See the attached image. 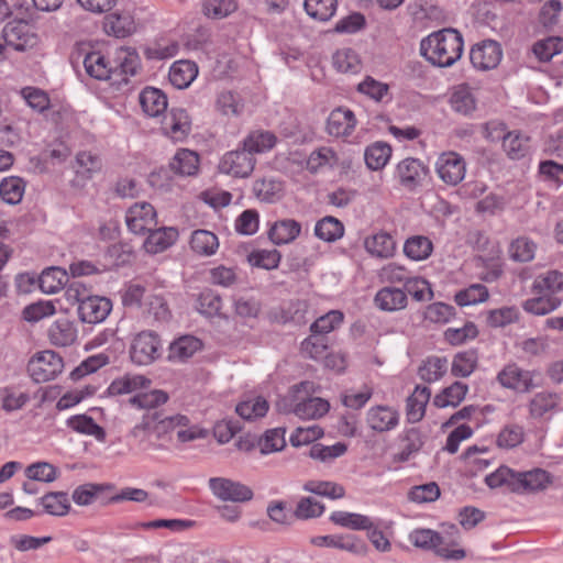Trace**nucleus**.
Wrapping results in <instances>:
<instances>
[{"mask_svg":"<svg viewBox=\"0 0 563 563\" xmlns=\"http://www.w3.org/2000/svg\"><path fill=\"white\" fill-rule=\"evenodd\" d=\"M478 354L474 349L455 354L451 373L455 377H468L477 367Z\"/></svg>","mask_w":563,"mask_h":563,"instance_id":"ea45409f","label":"nucleus"},{"mask_svg":"<svg viewBox=\"0 0 563 563\" xmlns=\"http://www.w3.org/2000/svg\"><path fill=\"white\" fill-rule=\"evenodd\" d=\"M294 398L297 401L291 411L300 419H319L330 409V404L320 397L301 398L300 394L313 393V383L301 382L292 387Z\"/></svg>","mask_w":563,"mask_h":563,"instance_id":"7ed1b4c3","label":"nucleus"},{"mask_svg":"<svg viewBox=\"0 0 563 563\" xmlns=\"http://www.w3.org/2000/svg\"><path fill=\"white\" fill-rule=\"evenodd\" d=\"M201 349V341L191 335H185L169 345L168 358L185 362Z\"/></svg>","mask_w":563,"mask_h":563,"instance_id":"2f4dec72","label":"nucleus"},{"mask_svg":"<svg viewBox=\"0 0 563 563\" xmlns=\"http://www.w3.org/2000/svg\"><path fill=\"white\" fill-rule=\"evenodd\" d=\"M168 400V395L159 389H154L148 393H140L130 399V402L140 408L145 409L146 412L158 411L156 408L164 405Z\"/></svg>","mask_w":563,"mask_h":563,"instance_id":"5fc2aeb1","label":"nucleus"},{"mask_svg":"<svg viewBox=\"0 0 563 563\" xmlns=\"http://www.w3.org/2000/svg\"><path fill=\"white\" fill-rule=\"evenodd\" d=\"M178 239V231L173 227L153 228L144 241V249L150 254L162 253L170 247Z\"/></svg>","mask_w":563,"mask_h":563,"instance_id":"412c9836","label":"nucleus"},{"mask_svg":"<svg viewBox=\"0 0 563 563\" xmlns=\"http://www.w3.org/2000/svg\"><path fill=\"white\" fill-rule=\"evenodd\" d=\"M328 346L329 339L325 335L311 332V334L302 341L301 351L310 358L319 360L325 355Z\"/></svg>","mask_w":563,"mask_h":563,"instance_id":"774afa93","label":"nucleus"},{"mask_svg":"<svg viewBox=\"0 0 563 563\" xmlns=\"http://www.w3.org/2000/svg\"><path fill=\"white\" fill-rule=\"evenodd\" d=\"M104 29L115 37H125L134 31V23L129 15L111 13L106 19Z\"/></svg>","mask_w":563,"mask_h":563,"instance_id":"bf43d9fd","label":"nucleus"},{"mask_svg":"<svg viewBox=\"0 0 563 563\" xmlns=\"http://www.w3.org/2000/svg\"><path fill=\"white\" fill-rule=\"evenodd\" d=\"M343 223L334 217L327 216L319 220L314 227V234L322 241L334 242L343 236Z\"/></svg>","mask_w":563,"mask_h":563,"instance_id":"a18cd8bd","label":"nucleus"},{"mask_svg":"<svg viewBox=\"0 0 563 563\" xmlns=\"http://www.w3.org/2000/svg\"><path fill=\"white\" fill-rule=\"evenodd\" d=\"M409 540L417 548L433 550L443 559L461 560L465 556L464 550H449L443 538L431 529H416L410 533Z\"/></svg>","mask_w":563,"mask_h":563,"instance_id":"0eeeda50","label":"nucleus"},{"mask_svg":"<svg viewBox=\"0 0 563 563\" xmlns=\"http://www.w3.org/2000/svg\"><path fill=\"white\" fill-rule=\"evenodd\" d=\"M391 156V147L385 142H375L368 145L364 152V159L372 170L382 169Z\"/></svg>","mask_w":563,"mask_h":563,"instance_id":"58836bf2","label":"nucleus"},{"mask_svg":"<svg viewBox=\"0 0 563 563\" xmlns=\"http://www.w3.org/2000/svg\"><path fill=\"white\" fill-rule=\"evenodd\" d=\"M40 504L46 514L63 517L70 510V501L67 493L51 492L40 498Z\"/></svg>","mask_w":563,"mask_h":563,"instance_id":"f704fd0d","label":"nucleus"},{"mask_svg":"<svg viewBox=\"0 0 563 563\" xmlns=\"http://www.w3.org/2000/svg\"><path fill=\"white\" fill-rule=\"evenodd\" d=\"M162 343L153 331H142L132 341L130 355L133 363L148 365L159 357Z\"/></svg>","mask_w":563,"mask_h":563,"instance_id":"423d86ee","label":"nucleus"},{"mask_svg":"<svg viewBox=\"0 0 563 563\" xmlns=\"http://www.w3.org/2000/svg\"><path fill=\"white\" fill-rule=\"evenodd\" d=\"M3 41L7 46L15 51L24 52L37 44V36L31 32V27L23 21L8 23L2 30Z\"/></svg>","mask_w":563,"mask_h":563,"instance_id":"f8f14e48","label":"nucleus"},{"mask_svg":"<svg viewBox=\"0 0 563 563\" xmlns=\"http://www.w3.org/2000/svg\"><path fill=\"white\" fill-rule=\"evenodd\" d=\"M375 306L383 311L394 312L407 307L406 291L396 287H384L374 297Z\"/></svg>","mask_w":563,"mask_h":563,"instance_id":"4be33fe9","label":"nucleus"},{"mask_svg":"<svg viewBox=\"0 0 563 563\" xmlns=\"http://www.w3.org/2000/svg\"><path fill=\"white\" fill-rule=\"evenodd\" d=\"M431 390L427 386H416L406 401V418L409 423H417L424 417Z\"/></svg>","mask_w":563,"mask_h":563,"instance_id":"5701e85b","label":"nucleus"},{"mask_svg":"<svg viewBox=\"0 0 563 563\" xmlns=\"http://www.w3.org/2000/svg\"><path fill=\"white\" fill-rule=\"evenodd\" d=\"M68 282V275L65 269L59 267H49L42 272L38 278V285L45 294H56Z\"/></svg>","mask_w":563,"mask_h":563,"instance_id":"c9c22d12","label":"nucleus"},{"mask_svg":"<svg viewBox=\"0 0 563 563\" xmlns=\"http://www.w3.org/2000/svg\"><path fill=\"white\" fill-rule=\"evenodd\" d=\"M301 232V225L294 219L276 221L269 229L268 236L276 245L288 244L296 240Z\"/></svg>","mask_w":563,"mask_h":563,"instance_id":"cd10ccee","label":"nucleus"},{"mask_svg":"<svg viewBox=\"0 0 563 563\" xmlns=\"http://www.w3.org/2000/svg\"><path fill=\"white\" fill-rule=\"evenodd\" d=\"M516 494H532L547 489L552 484L551 475L542 468H533L527 472H517Z\"/></svg>","mask_w":563,"mask_h":563,"instance_id":"f3484780","label":"nucleus"},{"mask_svg":"<svg viewBox=\"0 0 563 563\" xmlns=\"http://www.w3.org/2000/svg\"><path fill=\"white\" fill-rule=\"evenodd\" d=\"M67 426L78 433L92 435L98 441L106 440V432L103 428L97 424L95 420L87 415H77L70 417L67 420Z\"/></svg>","mask_w":563,"mask_h":563,"instance_id":"09e8293b","label":"nucleus"},{"mask_svg":"<svg viewBox=\"0 0 563 563\" xmlns=\"http://www.w3.org/2000/svg\"><path fill=\"white\" fill-rule=\"evenodd\" d=\"M156 211L148 202H136L129 208L125 222L135 234H144L157 225Z\"/></svg>","mask_w":563,"mask_h":563,"instance_id":"9b49d317","label":"nucleus"},{"mask_svg":"<svg viewBox=\"0 0 563 563\" xmlns=\"http://www.w3.org/2000/svg\"><path fill=\"white\" fill-rule=\"evenodd\" d=\"M112 310V302L109 298L93 295L86 298L78 306V317L84 323L97 324L107 319Z\"/></svg>","mask_w":563,"mask_h":563,"instance_id":"dca6fc26","label":"nucleus"},{"mask_svg":"<svg viewBox=\"0 0 563 563\" xmlns=\"http://www.w3.org/2000/svg\"><path fill=\"white\" fill-rule=\"evenodd\" d=\"M303 489L331 499H340L345 495V489L342 485L328 481H308L303 485Z\"/></svg>","mask_w":563,"mask_h":563,"instance_id":"4d7b16f0","label":"nucleus"},{"mask_svg":"<svg viewBox=\"0 0 563 563\" xmlns=\"http://www.w3.org/2000/svg\"><path fill=\"white\" fill-rule=\"evenodd\" d=\"M49 342L56 346H69L77 339V328L67 318L55 320L47 330Z\"/></svg>","mask_w":563,"mask_h":563,"instance_id":"b1692460","label":"nucleus"},{"mask_svg":"<svg viewBox=\"0 0 563 563\" xmlns=\"http://www.w3.org/2000/svg\"><path fill=\"white\" fill-rule=\"evenodd\" d=\"M560 305L559 298L540 294L539 297L527 299L522 307L529 313L543 316L555 310Z\"/></svg>","mask_w":563,"mask_h":563,"instance_id":"6e6d98bb","label":"nucleus"},{"mask_svg":"<svg viewBox=\"0 0 563 563\" xmlns=\"http://www.w3.org/2000/svg\"><path fill=\"white\" fill-rule=\"evenodd\" d=\"M464 41L455 29H443L431 33L420 42L421 55L433 66L451 67L463 54Z\"/></svg>","mask_w":563,"mask_h":563,"instance_id":"f257e3e1","label":"nucleus"},{"mask_svg":"<svg viewBox=\"0 0 563 563\" xmlns=\"http://www.w3.org/2000/svg\"><path fill=\"white\" fill-rule=\"evenodd\" d=\"M435 172L443 183L450 186H456L465 177L466 163L460 154L445 152L438 157Z\"/></svg>","mask_w":563,"mask_h":563,"instance_id":"1a4fd4ad","label":"nucleus"},{"mask_svg":"<svg viewBox=\"0 0 563 563\" xmlns=\"http://www.w3.org/2000/svg\"><path fill=\"white\" fill-rule=\"evenodd\" d=\"M562 49V40L558 36H549L539 40L531 47L532 54L541 63L550 62L555 55L560 54Z\"/></svg>","mask_w":563,"mask_h":563,"instance_id":"8fccbe9b","label":"nucleus"},{"mask_svg":"<svg viewBox=\"0 0 563 563\" xmlns=\"http://www.w3.org/2000/svg\"><path fill=\"white\" fill-rule=\"evenodd\" d=\"M282 191V183L272 177L256 179L253 184V192L261 201L274 202L280 198Z\"/></svg>","mask_w":563,"mask_h":563,"instance_id":"3c124183","label":"nucleus"},{"mask_svg":"<svg viewBox=\"0 0 563 563\" xmlns=\"http://www.w3.org/2000/svg\"><path fill=\"white\" fill-rule=\"evenodd\" d=\"M450 104L453 111L462 115H470L476 109V99L466 85L455 87L450 97Z\"/></svg>","mask_w":563,"mask_h":563,"instance_id":"7c9ffc66","label":"nucleus"},{"mask_svg":"<svg viewBox=\"0 0 563 563\" xmlns=\"http://www.w3.org/2000/svg\"><path fill=\"white\" fill-rule=\"evenodd\" d=\"M24 181L20 177H8L0 183V196L9 205H16L24 194Z\"/></svg>","mask_w":563,"mask_h":563,"instance_id":"13d9d810","label":"nucleus"},{"mask_svg":"<svg viewBox=\"0 0 563 563\" xmlns=\"http://www.w3.org/2000/svg\"><path fill=\"white\" fill-rule=\"evenodd\" d=\"M151 380L143 375L125 374L122 377L114 379L108 387V393L111 396H119L133 393L141 388L150 386Z\"/></svg>","mask_w":563,"mask_h":563,"instance_id":"c756f323","label":"nucleus"},{"mask_svg":"<svg viewBox=\"0 0 563 563\" xmlns=\"http://www.w3.org/2000/svg\"><path fill=\"white\" fill-rule=\"evenodd\" d=\"M533 291L538 294H556L563 290V273L559 271H548L538 275L532 285Z\"/></svg>","mask_w":563,"mask_h":563,"instance_id":"79ce46f5","label":"nucleus"},{"mask_svg":"<svg viewBox=\"0 0 563 563\" xmlns=\"http://www.w3.org/2000/svg\"><path fill=\"white\" fill-rule=\"evenodd\" d=\"M198 311L206 317L221 316L222 298L211 289L202 291L198 297Z\"/></svg>","mask_w":563,"mask_h":563,"instance_id":"0e129e2a","label":"nucleus"},{"mask_svg":"<svg viewBox=\"0 0 563 563\" xmlns=\"http://www.w3.org/2000/svg\"><path fill=\"white\" fill-rule=\"evenodd\" d=\"M561 398L556 393L541 391L536 394L529 402V412L533 418H541L547 412L554 410Z\"/></svg>","mask_w":563,"mask_h":563,"instance_id":"c03bdc74","label":"nucleus"},{"mask_svg":"<svg viewBox=\"0 0 563 563\" xmlns=\"http://www.w3.org/2000/svg\"><path fill=\"white\" fill-rule=\"evenodd\" d=\"M64 369L63 358L54 351L36 353L27 364V372L36 383L56 378Z\"/></svg>","mask_w":563,"mask_h":563,"instance_id":"20e7f679","label":"nucleus"},{"mask_svg":"<svg viewBox=\"0 0 563 563\" xmlns=\"http://www.w3.org/2000/svg\"><path fill=\"white\" fill-rule=\"evenodd\" d=\"M235 411L241 418L245 420L262 418L268 411V402L263 397H256L240 402L236 406Z\"/></svg>","mask_w":563,"mask_h":563,"instance_id":"052dcab7","label":"nucleus"},{"mask_svg":"<svg viewBox=\"0 0 563 563\" xmlns=\"http://www.w3.org/2000/svg\"><path fill=\"white\" fill-rule=\"evenodd\" d=\"M330 520L334 525L351 530H371L373 528V521L371 518L361 514L334 511L332 512Z\"/></svg>","mask_w":563,"mask_h":563,"instance_id":"a19ab883","label":"nucleus"},{"mask_svg":"<svg viewBox=\"0 0 563 563\" xmlns=\"http://www.w3.org/2000/svg\"><path fill=\"white\" fill-rule=\"evenodd\" d=\"M254 166V157L244 147L227 153L219 164L222 173L241 178L250 176Z\"/></svg>","mask_w":563,"mask_h":563,"instance_id":"2eb2a0df","label":"nucleus"},{"mask_svg":"<svg viewBox=\"0 0 563 563\" xmlns=\"http://www.w3.org/2000/svg\"><path fill=\"white\" fill-rule=\"evenodd\" d=\"M433 251L432 241L424 235H412L404 244V253L413 261L427 260Z\"/></svg>","mask_w":563,"mask_h":563,"instance_id":"72a5a7b5","label":"nucleus"},{"mask_svg":"<svg viewBox=\"0 0 563 563\" xmlns=\"http://www.w3.org/2000/svg\"><path fill=\"white\" fill-rule=\"evenodd\" d=\"M503 56V49L498 42L485 40L475 44L470 53L473 66L481 70H488L497 67Z\"/></svg>","mask_w":563,"mask_h":563,"instance_id":"4468645a","label":"nucleus"},{"mask_svg":"<svg viewBox=\"0 0 563 563\" xmlns=\"http://www.w3.org/2000/svg\"><path fill=\"white\" fill-rule=\"evenodd\" d=\"M448 369V360L440 356H429L418 368L419 377L427 383H434L443 377Z\"/></svg>","mask_w":563,"mask_h":563,"instance_id":"37998d69","label":"nucleus"},{"mask_svg":"<svg viewBox=\"0 0 563 563\" xmlns=\"http://www.w3.org/2000/svg\"><path fill=\"white\" fill-rule=\"evenodd\" d=\"M285 446L286 440L284 428L269 429L257 439V448L263 455L279 452Z\"/></svg>","mask_w":563,"mask_h":563,"instance_id":"603ef678","label":"nucleus"},{"mask_svg":"<svg viewBox=\"0 0 563 563\" xmlns=\"http://www.w3.org/2000/svg\"><path fill=\"white\" fill-rule=\"evenodd\" d=\"M189 419L183 415L163 417L161 411H150L143 415L142 421L133 427L131 435L141 437L142 433L153 431L157 438L173 431L179 427H187Z\"/></svg>","mask_w":563,"mask_h":563,"instance_id":"f03ea898","label":"nucleus"},{"mask_svg":"<svg viewBox=\"0 0 563 563\" xmlns=\"http://www.w3.org/2000/svg\"><path fill=\"white\" fill-rule=\"evenodd\" d=\"M364 246L372 256L378 258H389L396 252V242L393 235L385 231L367 236Z\"/></svg>","mask_w":563,"mask_h":563,"instance_id":"393cba45","label":"nucleus"},{"mask_svg":"<svg viewBox=\"0 0 563 563\" xmlns=\"http://www.w3.org/2000/svg\"><path fill=\"white\" fill-rule=\"evenodd\" d=\"M169 167L180 176L195 175L199 167V156L196 152L187 148L178 150L172 158Z\"/></svg>","mask_w":563,"mask_h":563,"instance_id":"c85d7f7f","label":"nucleus"},{"mask_svg":"<svg viewBox=\"0 0 563 563\" xmlns=\"http://www.w3.org/2000/svg\"><path fill=\"white\" fill-rule=\"evenodd\" d=\"M191 250L202 256L216 254L219 247V241L214 233L207 230H196L190 239Z\"/></svg>","mask_w":563,"mask_h":563,"instance_id":"4c0bfd02","label":"nucleus"},{"mask_svg":"<svg viewBox=\"0 0 563 563\" xmlns=\"http://www.w3.org/2000/svg\"><path fill=\"white\" fill-rule=\"evenodd\" d=\"M357 90L376 102H382L385 98L390 99L389 86L371 76L365 77V79L357 85Z\"/></svg>","mask_w":563,"mask_h":563,"instance_id":"338daca9","label":"nucleus"},{"mask_svg":"<svg viewBox=\"0 0 563 563\" xmlns=\"http://www.w3.org/2000/svg\"><path fill=\"white\" fill-rule=\"evenodd\" d=\"M198 66L196 63L187 59H180L175 62L169 69V81L178 88H187L197 77Z\"/></svg>","mask_w":563,"mask_h":563,"instance_id":"bb28decb","label":"nucleus"},{"mask_svg":"<svg viewBox=\"0 0 563 563\" xmlns=\"http://www.w3.org/2000/svg\"><path fill=\"white\" fill-rule=\"evenodd\" d=\"M367 426L376 432H387L399 423V412L389 406H374L366 412Z\"/></svg>","mask_w":563,"mask_h":563,"instance_id":"6ab92c4d","label":"nucleus"},{"mask_svg":"<svg viewBox=\"0 0 563 563\" xmlns=\"http://www.w3.org/2000/svg\"><path fill=\"white\" fill-rule=\"evenodd\" d=\"M344 320V314L340 310H331L318 318L311 325L310 332L325 335L338 329Z\"/></svg>","mask_w":563,"mask_h":563,"instance_id":"680f3d73","label":"nucleus"},{"mask_svg":"<svg viewBox=\"0 0 563 563\" xmlns=\"http://www.w3.org/2000/svg\"><path fill=\"white\" fill-rule=\"evenodd\" d=\"M80 59L86 73L90 77L98 80H107L110 78L113 68L109 59L106 58L101 52L87 51L86 46L81 45L71 54V60L74 63H78Z\"/></svg>","mask_w":563,"mask_h":563,"instance_id":"6e6552de","label":"nucleus"},{"mask_svg":"<svg viewBox=\"0 0 563 563\" xmlns=\"http://www.w3.org/2000/svg\"><path fill=\"white\" fill-rule=\"evenodd\" d=\"M540 374L536 371H525L517 364H508L498 373L497 380L505 388L529 393L541 386V383L536 382Z\"/></svg>","mask_w":563,"mask_h":563,"instance_id":"39448f33","label":"nucleus"},{"mask_svg":"<svg viewBox=\"0 0 563 563\" xmlns=\"http://www.w3.org/2000/svg\"><path fill=\"white\" fill-rule=\"evenodd\" d=\"M529 141V136L511 131L503 137V150L510 159H521L530 151Z\"/></svg>","mask_w":563,"mask_h":563,"instance_id":"473e14b6","label":"nucleus"},{"mask_svg":"<svg viewBox=\"0 0 563 563\" xmlns=\"http://www.w3.org/2000/svg\"><path fill=\"white\" fill-rule=\"evenodd\" d=\"M76 174L86 179L99 173L102 168V159L90 151H81L76 155Z\"/></svg>","mask_w":563,"mask_h":563,"instance_id":"de8ad7c7","label":"nucleus"},{"mask_svg":"<svg viewBox=\"0 0 563 563\" xmlns=\"http://www.w3.org/2000/svg\"><path fill=\"white\" fill-rule=\"evenodd\" d=\"M427 175L428 168L418 158L407 157L396 167V176L400 185L409 190L421 186Z\"/></svg>","mask_w":563,"mask_h":563,"instance_id":"a211bd4d","label":"nucleus"},{"mask_svg":"<svg viewBox=\"0 0 563 563\" xmlns=\"http://www.w3.org/2000/svg\"><path fill=\"white\" fill-rule=\"evenodd\" d=\"M140 103L148 117H159L167 110V97L165 93L153 87H146L140 93Z\"/></svg>","mask_w":563,"mask_h":563,"instance_id":"a878e982","label":"nucleus"},{"mask_svg":"<svg viewBox=\"0 0 563 563\" xmlns=\"http://www.w3.org/2000/svg\"><path fill=\"white\" fill-rule=\"evenodd\" d=\"M303 8L312 19L325 22L334 15L338 0H305Z\"/></svg>","mask_w":563,"mask_h":563,"instance_id":"864d4df0","label":"nucleus"},{"mask_svg":"<svg viewBox=\"0 0 563 563\" xmlns=\"http://www.w3.org/2000/svg\"><path fill=\"white\" fill-rule=\"evenodd\" d=\"M162 133L174 142H183L191 131V120L185 109L172 108L161 122Z\"/></svg>","mask_w":563,"mask_h":563,"instance_id":"9d476101","label":"nucleus"},{"mask_svg":"<svg viewBox=\"0 0 563 563\" xmlns=\"http://www.w3.org/2000/svg\"><path fill=\"white\" fill-rule=\"evenodd\" d=\"M209 487L212 493L222 500L243 503L251 500L253 497V492L249 486L229 478H210Z\"/></svg>","mask_w":563,"mask_h":563,"instance_id":"ddd939ff","label":"nucleus"},{"mask_svg":"<svg viewBox=\"0 0 563 563\" xmlns=\"http://www.w3.org/2000/svg\"><path fill=\"white\" fill-rule=\"evenodd\" d=\"M488 296L489 294L486 286L482 284H473L456 292L454 299L459 306L464 307L484 302L487 300Z\"/></svg>","mask_w":563,"mask_h":563,"instance_id":"e2e57ef3","label":"nucleus"},{"mask_svg":"<svg viewBox=\"0 0 563 563\" xmlns=\"http://www.w3.org/2000/svg\"><path fill=\"white\" fill-rule=\"evenodd\" d=\"M356 125L354 112L347 108H336L327 120V132L335 137L350 135Z\"/></svg>","mask_w":563,"mask_h":563,"instance_id":"aec40b11","label":"nucleus"},{"mask_svg":"<svg viewBox=\"0 0 563 563\" xmlns=\"http://www.w3.org/2000/svg\"><path fill=\"white\" fill-rule=\"evenodd\" d=\"M277 137L269 131H253L243 141V147L253 156L254 153H264L272 150Z\"/></svg>","mask_w":563,"mask_h":563,"instance_id":"e433bc0d","label":"nucleus"},{"mask_svg":"<svg viewBox=\"0 0 563 563\" xmlns=\"http://www.w3.org/2000/svg\"><path fill=\"white\" fill-rule=\"evenodd\" d=\"M468 387L462 382H455L451 386L444 388L441 394L433 399L434 406L444 408L448 406L456 407L460 405L467 394Z\"/></svg>","mask_w":563,"mask_h":563,"instance_id":"49530a36","label":"nucleus"},{"mask_svg":"<svg viewBox=\"0 0 563 563\" xmlns=\"http://www.w3.org/2000/svg\"><path fill=\"white\" fill-rule=\"evenodd\" d=\"M236 9L235 0H205L202 3L203 14L216 20L227 18Z\"/></svg>","mask_w":563,"mask_h":563,"instance_id":"69168bd1","label":"nucleus"}]
</instances>
